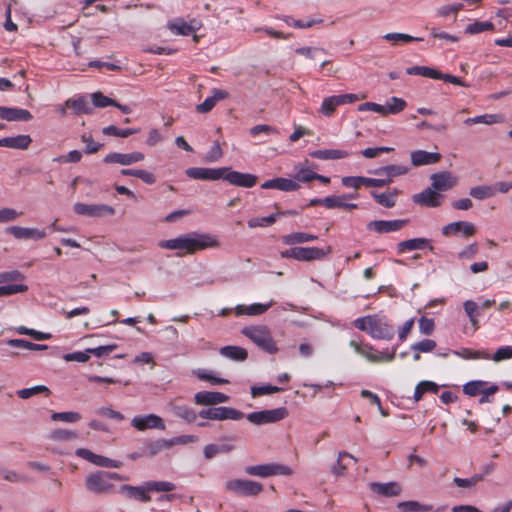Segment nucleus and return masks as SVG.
Wrapping results in <instances>:
<instances>
[{
	"instance_id": "20",
	"label": "nucleus",
	"mask_w": 512,
	"mask_h": 512,
	"mask_svg": "<svg viewBox=\"0 0 512 512\" xmlns=\"http://www.w3.org/2000/svg\"><path fill=\"white\" fill-rule=\"evenodd\" d=\"M226 169L220 168H204L192 167L186 170V175L192 179L197 180H219L223 176Z\"/></svg>"
},
{
	"instance_id": "41",
	"label": "nucleus",
	"mask_w": 512,
	"mask_h": 512,
	"mask_svg": "<svg viewBox=\"0 0 512 512\" xmlns=\"http://www.w3.org/2000/svg\"><path fill=\"white\" fill-rule=\"evenodd\" d=\"M397 508L402 512H431L432 505L421 504L418 501H404L397 504Z\"/></svg>"
},
{
	"instance_id": "48",
	"label": "nucleus",
	"mask_w": 512,
	"mask_h": 512,
	"mask_svg": "<svg viewBox=\"0 0 512 512\" xmlns=\"http://www.w3.org/2000/svg\"><path fill=\"white\" fill-rule=\"evenodd\" d=\"M499 118L500 117L496 114H484V115H479V116H475L472 118H467L464 121V124H466V125H473V124L491 125V124L498 123Z\"/></svg>"
},
{
	"instance_id": "56",
	"label": "nucleus",
	"mask_w": 512,
	"mask_h": 512,
	"mask_svg": "<svg viewBox=\"0 0 512 512\" xmlns=\"http://www.w3.org/2000/svg\"><path fill=\"white\" fill-rule=\"evenodd\" d=\"M344 458H350V459L356 461V459L353 457V455H351L347 452H340L338 454L337 463L331 469V471L334 475L342 476L345 474L346 464L343 463Z\"/></svg>"
},
{
	"instance_id": "42",
	"label": "nucleus",
	"mask_w": 512,
	"mask_h": 512,
	"mask_svg": "<svg viewBox=\"0 0 512 512\" xmlns=\"http://www.w3.org/2000/svg\"><path fill=\"white\" fill-rule=\"evenodd\" d=\"M317 239L316 235L308 234L304 232H293L291 234L285 235L282 237V240L287 245H293L298 243H305L309 241H314Z\"/></svg>"
},
{
	"instance_id": "53",
	"label": "nucleus",
	"mask_w": 512,
	"mask_h": 512,
	"mask_svg": "<svg viewBox=\"0 0 512 512\" xmlns=\"http://www.w3.org/2000/svg\"><path fill=\"white\" fill-rule=\"evenodd\" d=\"M485 385V381H470L463 386V392L468 396L474 397L484 390Z\"/></svg>"
},
{
	"instance_id": "52",
	"label": "nucleus",
	"mask_w": 512,
	"mask_h": 512,
	"mask_svg": "<svg viewBox=\"0 0 512 512\" xmlns=\"http://www.w3.org/2000/svg\"><path fill=\"white\" fill-rule=\"evenodd\" d=\"M146 488L148 489L149 492H171L176 487L175 484L168 481H148L146 482Z\"/></svg>"
},
{
	"instance_id": "45",
	"label": "nucleus",
	"mask_w": 512,
	"mask_h": 512,
	"mask_svg": "<svg viewBox=\"0 0 512 512\" xmlns=\"http://www.w3.org/2000/svg\"><path fill=\"white\" fill-rule=\"evenodd\" d=\"M469 195L476 200H484L486 198L493 197L495 195V191L492 186L479 185L472 187L469 191Z\"/></svg>"
},
{
	"instance_id": "11",
	"label": "nucleus",
	"mask_w": 512,
	"mask_h": 512,
	"mask_svg": "<svg viewBox=\"0 0 512 512\" xmlns=\"http://www.w3.org/2000/svg\"><path fill=\"white\" fill-rule=\"evenodd\" d=\"M360 97L357 94L347 93L341 95H333L330 97L324 98L320 107V113H322L326 117H331L336 108L345 104H352L358 101Z\"/></svg>"
},
{
	"instance_id": "7",
	"label": "nucleus",
	"mask_w": 512,
	"mask_h": 512,
	"mask_svg": "<svg viewBox=\"0 0 512 512\" xmlns=\"http://www.w3.org/2000/svg\"><path fill=\"white\" fill-rule=\"evenodd\" d=\"M245 472L251 476L267 478L276 475H291L292 469L279 463H267L260 465L247 466Z\"/></svg>"
},
{
	"instance_id": "29",
	"label": "nucleus",
	"mask_w": 512,
	"mask_h": 512,
	"mask_svg": "<svg viewBox=\"0 0 512 512\" xmlns=\"http://www.w3.org/2000/svg\"><path fill=\"white\" fill-rule=\"evenodd\" d=\"M119 491L124 493L128 498H133L140 502H149L151 500L146 484L144 486L122 485Z\"/></svg>"
},
{
	"instance_id": "23",
	"label": "nucleus",
	"mask_w": 512,
	"mask_h": 512,
	"mask_svg": "<svg viewBox=\"0 0 512 512\" xmlns=\"http://www.w3.org/2000/svg\"><path fill=\"white\" fill-rule=\"evenodd\" d=\"M8 234L13 235L16 239H35L40 240L46 237V232L44 230H39L36 228H25L19 226H11L6 229Z\"/></svg>"
},
{
	"instance_id": "6",
	"label": "nucleus",
	"mask_w": 512,
	"mask_h": 512,
	"mask_svg": "<svg viewBox=\"0 0 512 512\" xmlns=\"http://www.w3.org/2000/svg\"><path fill=\"white\" fill-rule=\"evenodd\" d=\"M349 345L355 350L357 354L361 355L372 363L391 362L395 358V349H393L391 352H377L372 345L364 344L362 341L356 339L350 340Z\"/></svg>"
},
{
	"instance_id": "57",
	"label": "nucleus",
	"mask_w": 512,
	"mask_h": 512,
	"mask_svg": "<svg viewBox=\"0 0 512 512\" xmlns=\"http://www.w3.org/2000/svg\"><path fill=\"white\" fill-rule=\"evenodd\" d=\"M78 437L77 432L70 431L67 429H55L51 432L50 438L55 441H67L76 439Z\"/></svg>"
},
{
	"instance_id": "50",
	"label": "nucleus",
	"mask_w": 512,
	"mask_h": 512,
	"mask_svg": "<svg viewBox=\"0 0 512 512\" xmlns=\"http://www.w3.org/2000/svg\"><path fill=\"white\" fill-rule=\"evenodd\" d=\"M279 217V214H271L267 217H257L248 220L247 224L249 228L256 227H267L274 224Z\"/></svg>"
},
{
	"instance_id": "28",
	"label": "nucleus",
	"mask_w": 512,
	"mask_h": 512,
	"mask_svg": "<svg viewBox=\"0 0 512 512\" xmlns=\"http://www.w3.org/2000/svg\"><path fill=\"white\" fill-rule=\"evenodd\" d=\"M228 96L227 91L215 88L212 90V96L207 97L201 104L197 105L196 110L199 113H208L218 101L226 99Z\"/></svg>"
},
{
	"instance_id": "31",
	"label": "nucleus",
	"mask_w": 512,
	"mask_h": 512,
	"mask_svg": "<svg viewBox=\"0 0 512 512\" xmlns=\"http://www.w3.org/2000/svg\"><path fill=\"white\" fill-rule=\"evenodd\" d=\"M171 448L169 439L149 440L143 444L142 455L153 457L165 449Z\"/></svg>"
},
{
	"instance_id": "46",
	"label": "nucleus",
	"mask_w": 512,
	"mask_h": 512,
	"mask_svg": "<svg viewBox=\"0 0 512 512\" xmlns=\"http://www.w3.org/2000/svg\"><path fill=\"white\" fill-rule=\"evenodd\" d=\"M51 393L50 389L45 385H37L30 388H24L17 391V395L21 399H28L37 394H45L49 396Z\"/></svg>"
},
{
	"instance_id": "15",
	"label": "nucleus",
	"mask_w": 512,
	"mask_h": 512,
	"mask_svg": "<svg viewBox=\"0 0 512 512\" xmlns=\"http://www.w3.org/2000/svg\"><path fill=\"white\" fill-rule=\"evenodd\" d=\"M407 219H396V220H374L367 224V229L375 231L378 234H384L394 232L402 229L408 224Z\"/></svg>"
},
{
	"instance_id": "36",
	"label": "nucleus",
	"mask_w": 512,
	"mask_h": 512,
	"mask_svg": "<svg viewBox=\"0 0 512 512\" xmlns=\"http://www.w3.org/2000/svg\"><path fill=\"white\" fill-rule=\"evenodd\" d=\"M65 106L72 108L75 114H91L93 107L89 104L88 100L81 96L77 99H68L65 101Z\"/></svg>"
},
{
	"instance_id": "54",
	"label": "nucleus",
	"mask_w": 512,
	"mask_h": 512,
	"mask_svg": "<svg viewBox=\"0 0 512 512\" xmlns=\"http://www.w3.org/2000/svg\"><path fill=\"white\" fill-rule=\"evenodd\" d=\"M51 419L54 421L73 423L79 421L81 419V415L78 412L73 411L54 412L51 415Z\"/></svg>"
},
{
	"instance_id": "40",
	"label": "nucleus",
	"mask_w": 512,
	"mask_h": 512,
	"mask_svg": "<svg viewBox=\"0 0 512 512\" xmlns=\"http://www.w3.org/2000/svg\"><path fill=\"white\" fill-rule=\"evenodd\" d=\"M234 449V445L230 443L222 444H208L203 449V454L206 459H212L217 454L229 453Z\"/></svg>"
},
{
	"instance_id": "10",
	"label": "nucleus",
	"mask_w": 512,
	"mask_h": 512,
	"mask_svg": "<svg viewBox=\"0 0 512 512\" xmlns=\"http://www.w3.org/2000/svg\"><path fill=\"white\" fill-rule=\"evenodd\" d=\"M288 416V410L285 407H279L271 410H262L249 413L247 420L255 425H263L269 423H276Z\"/></svg>"
},
{
	"instance_id": "24",
	"label": "nucleus",
	"mask_w": 512,
	"mask_h": 512,
	"mask_svg": "<svg viewBox=\"0 0 512 512\" xmlns=\"http://www.w3.org/2000/svg\"><path fill=\"white\" fill-rule=\"evenodd\" d=\"M441 157V154L438 152H428L425 150H415L410 155L411 164L415 167L437 163Z\"/></svg>"
},
{
	"instance_id": "4",
	"label": "nucleus",
	"mask_w": 512,
	"mask_h": 512,
	"mask_svg": "<svg viewBox=\"0 0 512 512\" xmlns=\"http://www.w3.org/2000/svg\"><path fill=\"white\" fill-rule=\"evenodd\" d=\"M123 479L124 477L118 473L99 470L85 477V488L92 494L110 495L115 493V485L112 481Z\"/></svg>"
},
{
	"instance_id": "58",
	"label": "nucleus",
	"mask_w": 512,
	"mask_h": 512,
	"mask_svg": "<svg viewBox=\"0 0 512 512\" xmlns=\"http://www.w3.org/2000/svg\"><path fill=\"white\" fill-rule=\"evenodd\" d=\"M92 103L95 107L104 108L116 105V101L103 95L101 92H95L91 95Z\"/></svg>"
},
{
	"instance_id": "19",
	"label": "nucleus",
	"mask_w": 512,
	"mask_h": 512,
	"mask_svg": "<svg viewBox=\"0 0 512 512\" xmlns=\"http://www.w3.org/2000/svg\"><path fill=\"white\" fill-rule=\"evenodd\" d=\"M144 159V154L141 152H131V153H119V152H112L107 154L103 161L106 164H120L123 166L132 165L134 163L140 162Z\"/></svg>"
},
{
	"instance_id": "16",
	"label": "nucleus",
	"mask_w": 512,
	"mask_h": 512,
	"mask_svg": "<svg viewBox=\"0 0 512 512\" xmlns=\"http://www.w3.org/2000/svg\"><path fill=\"white\" fill-rule=\"evenodd\" d=\"M441 232L442 235L446 237L456 236L458 234H461L464 237H471L476 233V227L471 222L456 221L443 226Z\"/></svg>"
},
{
	"instance_id": "26",
	"label": "nucleus",
	"mask_w": 512,
	"mask_h": 512,
	"mask_svg": "<svg viewBox=\"0 0 512 512\" xmlns=\"http://www.w3.org/2000/svg\"><path fill=\"white\" fill-rule=\"evenodd\" d=\"M431 240L427 238H413L405 241H401L397 244V252L402 254L406 251L422 250L429 247L430 251L434 250V247L430 245Z\"/></svg>"
},
{
	"instance_id": "21",
	"label": "nucleus",
	"mask_w": 512,
	"mask_h": 512,
	"mask_svg": "<svg viewBox=\"0 0 512 512\" xmlns=\"http://www.w3.org/2000/svg\"><path fill=\"white\" fill-rule=\"evenodd\" d=\"M229 396L216 391H200L194 396V401L198 405L214 406L229 401Z\"/></svg>"
},
{
	"instance_id": "25",
	"label": "nucleus",
	"mask_w": 512,
	"mask_h": 512,
	"mask_svg": "<svg viewBox=\"0 0 512 512\" xmlns=\"http://www.w3.org/2000/svg\"><path fill=\"white\" fill-rule=\"evenodd\" d=\"M0 118L6 121H29L33 116L26 109L0 106Z\"/></svg>"
},
{
	"instance_id": "12",
	"label": "nucleus",
	"mask_w": 512,
	"mask_h": 512,
	"mask_svg": "<svg viewBox=\"0 0 512 512\" xmlns=\"http://www.w3.org/2000/svg\"><path fill=\"white\" fill-rule=\"evenodd\" d=\"M223 168L226 170L223 172L221 179L227 181L231 185L243 188H251L257 183L258 177L254 174L234 171L228 167Z\"/></svg>"
},
{
	"instance_id": "35",
	"label": "nucleus",
	"mask_w": 512,
	"mask_h": 512,
	"mask_svg": "<svg viewBox=\"0 0 512 512\" xmlns=\"http://www.w3.org/2000/svg\"><path fill=\"white\" fill-rule=\"evenodd\" d=\"M310 156L320 160H336L348 157L349 153L338 149H322L311 152Z\"/></svg>"
},
{
	"instance_id": "59",
	"label": "nucleus",
	"mask_w": 512,
	"mask_h": 512,
	"mask_svg": "<svg viewBox=\"0 0 512 512\" xmlns=\"http://www.w3.org/2000/svg\"><path fill=\"white\" fill-rule=\"evenodd\" d=\"M482 480H483V475L475 474V475H473L470 478L455 477L453 479V483L456 486L461 487V488H470V487L476 485L478 482H480Z\"/></svg>"
},
{
	"instance_id": "61",
	"label": "nucleus",
	"mask_w": 512,
	"mask_h": 512,
	"mask_svg": "<svg viewBox=\"0 0 512 512\" xmlns=\"http://www.w3.org/2000/svg\"><path fill=\"white\" fill-rule=\"evenodd\" d=\"M300 188L299 183L295 180L287 179V178H277V186L276 189L280 191H296Z\"/></svg>"
},
{
	"instance_id": "34",
	"label": "nucleus",
	"mask_w": 512,
	"mask_h": 512,
	"mask_svg": "<svg viewBox=\"0 0 512 512\" xmlns=\"http://www.w3.org/2000/svg\"><path fill=\"white\" fill-rule=\"evenodd\" d=\"M326 253L323 249L317 247H298V261L320 260L325 257Z\"/></svg>"
},
{
	"instance_id": "38",
	"label": "nucleus",
	"mask_w": 512,
	"mask_h": 512,
	"mask_svg": "<svg viewBox=\"0 0 512 512\" xmlns=\"http://www.w3.org/2000/svg\"><path fill=\"white\" fill-rule=\"evenodd\" d=\"M399 194L397 189H394L392 192L385 193H377L375 191H371L370 195L373 199L380 205L385 208H392L396 204V197Z\"/></svg>"
},
{
	"instance_id": "8",
	"label": "nucleus",
	"mask_w": 512,
	"mask_h": 512,
	"mask_svg": "<svg viewBox=\"0 0 512 512\" xmlns=\"http://www.w3.org/2000/svg\"><path fill=\"white\" fill-rule=\"evenodd\" d=\"M198 416L202 419L222 421L226 419L230 420H241L244 417V413L226 406L210 407L199 411Z\"/></svg>"
},
{
	"instance_id": "22",
	"label": "nucleus",
	"mask_w": 512,
	"mask_h": 512,
	"mask_svg": "<svg viewBox=\"0 0 512 512\" xmlns=\"http://www.w3.org/2000/svg\"><path fill=\"white\" fill-rule=\"evenodd\" d=\"M369 488L372 492L384 497L399 496L402 492L401 485L395 481L387 483L371 482Z\"/></svg>"
},
{
	"instance_id": "44",
	"label": "nucleus",
	"mask_w": 512,
	"mask_h": 512,
	"mask_svg": "<svg viewBox=\"0 0 512 512\" xmlns=\"http://www.w3.org/2000/svg\"><path fill=\"white\" fill-rule=\"evenodd\" d=\"M439 390V386L432 381H421L415 388L414 400L418 402L425 393L430 392L436 394Z\"/></svg>"
},
{
	"instance_id": "47",
	"label": "nucleus",
	"mask_w": 512,
	"mask_h": 512,
	"mask_svg": "<svg viewBox=\"0 0 512 512\" xmlns=\"http://www.w3.org/2000/svg\"><path fill=\"white\" fill-rule=\"evenodd\" d=\"M139 131H140V129H133V128L120 129V128L116 127L115 125H110V126L104 127L102 129V133L104 135L116 136V137H122V138H126L132 134L138 133Z\"/></svg>"
},
{
	"instance_id": "62",
	"label": "nucleus",
	"mask_w": 512,
	"mask_h": 512,
	"mask_svg": "<svg viewBox=\"0 0 512 512\" xmlns=\"http://www.w3.org/2000/svg\"><path fill=\"white\" fill-rule=\"evenodd\" d=\"M281 390L282 389L280 387L272 385L254 386L251 388V395L253 397H259L267 394L277 393Z\"/></svg>"
},
{
	"instance_id": "5",
	"label": "nucleus",
	"mask_w": 512,
	"mask_h": 512,
	"mask_svg": "<svg viewBox=\"0 0 512 512\" xmlns=\"http://www.w3.org/2000/svg\"><path fill=\"white\" fill-rule=\"evenodd\" d=\"M241 333L250 339L261 350L275 354L278 352L276 342L274 341L270 329L265 325L246 326Z\"/></svg>"
},
{
	"instance_id": "17",
	"label": "nucleus",
	"mask_w": 512,
	"mask_h": 512,
	"mask_svg": "<svg viewBox=\"0 0 512 512\" xmlns=\"http://www.w3.org/2000/svg\"><path fill=\"white\" fill-rule=\"evenodd\" d=\"M131 425L139 430L144 431L146 429H165V423L163 419L155 414H148L145 416H135L132 421Z\"/></svg>"
},
{
	"instance_id": "32",
	"label": "nucleus",
	"mask_w": 512,
	"mask_h": 512,
	"mask_svg": "<svg viewBox=\"0 0 512 512\" xmlns=\"http://www.w3.org/2000/svg\"><path fill=\"white\" fill-rule=\"evenodd\" d=\"M273 305V301H270L269 303L262 304V303H254L250 306H244V305H237L235 307V313L237 316L240 315H249V316H255V315H261L265 313L271 306Z\"/></svg>"
},
{
	"instance_id": "27",
	"label": "nucleus",
	"mask_w": 512,
	"mask_h": 512,
	"mask_svg": "<svg viewBox=\"0 0 512 512\" xmlns=\"http://www.w3.org/2000/svg\"><path fill=\"white\" fill-rule=\"evenodd\" d=\"M430 179L431 187L437 192L447 191L454 185L452 174L448 171L434 173L430 176Z\"/></svg>"
},
{
	"instance_id": "1",
	"label": "nucleus",
	"mask_w": 512,
	"mask_h": 512,
	"mask_svg": "<svg viewBox=\"0 0 512 512\" xmlns=\"http://www.w3.org/2000/svg\"><path fill=\"white\" fill-rule=\"evenodd\" d=\"M408 168L404 165H387L370 170L369 173L376 176H386L385 179H373L363 176H345L342 178V185L347 188L359 189L362 185L366 187H384L389 185L393 178L405 175Z\"/></svg>"
},
{
	"instance_id": "43",
	"label": "nucleus",
	"mask_w": 512,
	"mask_h": 512,
	"mask_svg": "<svg viewBox=\"0 0 512 512\" xmlns=\"http://www.w3.org/2000/svg\"><path fill=\"white\" fill-rule=\"evenodd\" d=\"M407 103L404 99L398 97H391L387 100L384 107V116L388 114H398L405 109Z\"/></svg>"
},
{
	"instance_id": "9",
	"label": "nucleus",
	"mask_w": 512,
	"mask_h": 512,
	"mask_svg": "<svg viewBox=\"0 0 512 512\" xmlns=\"http://www.w3.org/2000/svg\"><path fill=\"white\" fill-rule=\"evenodd\" d=\"M225 487L239 496L251 497L263 491L261 483L252 480L233 479L226 482Z\"/></svg>"
},
{
	"instance_id": "14",
	"label": "nucleus",
	"mask_w": 512,
	"mask_h": 512,
	"mask_svg": "<svg viewBox=\"0 0 512 512\" xmlns=\"http://www.w3.org/2000/svg\"><path fill=\"white\" fill-rule=\"evenodd\" d=\"M412 201L423 207L437 208L442 205L443 195L429 186L422 192L414 194Z\"/></svg>"
},
{
	"instance_id": "18",
	"label": "nucleus",
	"mask_w": 512,
	"mask_h": 512,
	"mask_svg": "<svg viewBox=\"0 0 512 512\" xmlns=\"http://www.w3.org/2000/svg\"><path fill=\"white\" fill-rule=\"evenodd\" d=\"M76 455L100 467L119 468L122 465L120 461L97 455L85 448L77 449Z\"/></svg>"
},
{
	"instance_id": "2",
	"label": "nucleus",
	"mask_w": 512,
	"mask_h": 512,
	"mask_svg": "<svg viewBox=\"0 0 512 512\" xmlns=\"http://www.w3.org/2000/svg\"><path fill=\"white\" fill-rule=\"evenodd\" d=\"M159 246L170 250H184L192 254L199 250L219 247V241L211 234L191 233L161 241Z\"/></svg>"
},
{
	"instance_id": "3",
	"label": "nucleus",
	"mask_w": 512,
	"mask_h": 512,
	"mask_svg": "<svg viewBox=\"0 0 512 512\" xmlns=\"http://www.w3.org/2000/svg\"><path fill=\"white\" fill-rule=\"evenodd\" d=\"M353 325L378 340H391L395 334L393 326L385 318L376 314L357 318Z\"/></svg>"
},
{
	"instance_id": "13",
	"label": "nucleus",
	"mask_w": 512,
	"mask_h": 512,
	"mask_svg": "<svg viewBox=\"0 0 512 512\" xmlns=\"http://www.w3.org/2000/svg\"><path fill=\"white\" fill-rule=\"evenodd\" d=\"M75 213L91 218L102 217L106 214L114 215L115 209L112 206L106 204H85L76 203L74 204Z\"/></svg>"
},
{
	"instance_id": "49",
	"label": "nucleus",
	"mask_w": 512,
	"mask_h": 512,
	"mask_svg": "<svg viewBox=\"0 0 512 512\" xmlns=\"http://www.w3.org/2000/svg\"><path fill=\"white\" fill-rule=\"evenodd\" d=\"M494 29V24L490 21L479 22L475 21L465 28V32L470 35L478 34L484 31H490Z\"/></svg>"
},
{
	"instance_id": "63",
	"label": "nucleus",
	"mask_w": 512,
	"mask_h": 512,
	"mask_svg": "<svg viewBox=\"0 0 512 512\" xmlns=\"http://www.w3.org/2000/svg\"><path fill=\"white\" fill-rule=\"evenodd\" d=\"M436 347V342L432 339H423L411 346V349L415 352H431Z\"/></svg>"
},
{
	"instance_id": "64",
	"label": "nucleus",
	"mask_w": 512,
	"mask_h": 512,
	"mask_svg": "<svg viewBox=\"0 0 512 512\" xmlns=\"http://www.w3.org/2000/svg\"><path fill=\"white\" fill-rule=\"evenodd\" d=\"M419 331L423 335H431L435 330V323L433 319L421 317L418 321Z\"/></svg>"
},
{
	"instance_id": "51",
	"label": "nucleus",
	"mask_w": 512,
	"mask_h": 512,
	"mask_svg": "<svg viewBox=\"0 0 512 512\" xmlns=\"http://www.w3.org/2000/svg\"><path fill=\"white\" fill-rule=\"evenodd\" d=\"M383 38L387 41H390L392 42L393 44H397L399 42H402V43H408V42H412V41H422L423 38H420V37H413L409 34H405V33H387L383 36Z\"/></svg>"
},
{
	"instance_id": "37",
	"label": "nucleus",
	"mask_w": 512,
	"mask_h": 512,
	"mask_svg": "<svg viewBox=\"0 0 512 512\" xmlns=\"http://www.w3.org/2000/svg\"><path fill=\"white\" fill-rule=\"evenodd\" d=\"M170 411L173 416L181 418L188 423L195 422V420L198 416V414H196V412L192 408H190L186 405L172 404L170 407Z\"/></svg>"
},
{
	"instance_id": "30",
	"label": "nucleus",
	"mask_w": 512,
	"mask_h": 512,
	"mask_svg": "<svg viewBox=\"0 0 512 512\" xmlns=\"http://www.w3.org/2000/svg\"><path fill=\"white\" fill-rule=\"evenodd\" d=\"M32 142L29 135H18L15 137H5L0 139V147H7L12 149H27Z\"/></svg>"
},
{
	"instance_id": "60",
	"label": "nucleus",
	"mask_w": 512,
	"mask_h": 512,
	"mask_svg": "<svg viewBox=\"0 0 512 512\" xmlns=\"http://www.w3.org/2000/svg\"><path fill=\"white\" fill-rule=\"evenodd\" d=\"M28 290V287L24 284H8L4 286H0V297L8 296L17 293H23Z\"/></svg>"
},
{
	"instance_id": "39",
	"label": "nucleus",
	"mask_w": 512,
	"mask_h": 512,
	"mask_svg": "<svg viewBox=\"0 0 512 512\" xmlns=\"http://www.w3.org/2000/svg\"><path fill=\"white\" fill-rule=\"evenodd\" d=\"M463 308L474 330H477L479 328L478 316L480 315L481 311L480 306L472 300H466L463 303Z\"/></svg>"
},
{
	"instance_id": "33",
	"label": "nucleus",
	"mask_w": 512,
	"mask_h": 512,
	"mask_svg": "<svg viewBox=\"0 0 512 512\" xmlns=\"http://www.w3.org/2000/svg\"><path fill=\"white\" fill-rule=\"evenodd\" d=\"M219 353L230 360L243 362L248 358V351L240 346H224L221 347Z\"/></svg>"
},
{
	"instance_id": "55",
	"label": "nucleus",
	"mask_w": 512,
	"mask_h": 512,
	"mask_svg": "<svg viewBox=\"0 0 512 512\" xmlns=\"http://www.w3.org/2000/svg\"><path fill=\"white\" fill-rule=\"evenodd\" d=\"M194 373L198 377V379L203 381H209L213 385L226 384L229 382L227 379L213 376L210 371L204 369H199Z\"/></svg>"
}]
</instances>
